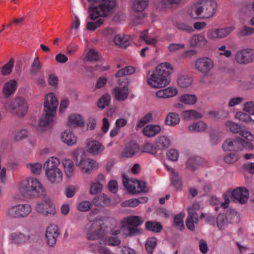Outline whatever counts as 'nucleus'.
Listing matches in <instances>:
<instances>
[{"label":"nucleus","mask_w":254,"mask_h":254,"mask_svg":"<svg viewBox=\"0 0 254 254\" xmlns=\"http://www.w3.org/2000/svg\"><path fill=\"white\" fill-rule=\"evenodd\" d=\"M116 5V0H98L91 3L88 8L89 18L93 21L87 22V29L94 31L100 27L105 21L103 18L110 16Z\"/></svg>","instance_id":"f257e3e1"},{"label":"nucleus","mask_w":254,"mask_h":254,"mask_svg":"<svg viewBox=\"0 0 254 254\" xmlns=\"http://www.w3.org/2000/svg\"><path fill=\"white\" fill-rule=\"evenodd\" d=\"M173 68L168 63H163L158 64L155 71L147 76L148 84L154 88L164 87L170 83V75Z\"/></svg>","instance_id":"f03ea898"},{"label":"nucleus","mask_w":254,"mask_h":254,"mask_svg":"<svg viewBox=\"0 0 254 254\" xmlns=\"http://www.w3.org/2000/svg\"><path fill=\"white\" fill-rule=\"evenodd\" d=\"M217 8L214 0H199L191 6L189 15L192 18L209 19L213 16Z\"/></svg>","instance_id":"7ed1b4c3"},{"label":"nucleus","mask_w":254,"mask_h":254,"mask_svg":"<svg viewBox=\"0 0 254 254\" xmlns=\"http://www.w3.org/2000/svg\"><path fill=\"white\" fill-rule=\"evenodd\" d=\"M58 104V100L53 93H50L46 96L44 103L45 114L40 119V127H46L53 122Z\"/></svg>","instance_id":"20e7f679"},{"label":"nucleus","mask_w":254,"mask_h":254,"mask_svg":"<svg viewBox=\"0 0 254 254\" xmlns=\"http://www.w3.org/2000/svg\"><path fill=\"white\" fill-rule=\"evenodd\" d=\"M20 192L25 197H38L45 195V189L42 184L34 178H30L24 182Z\"/></svg>","instance_id":"39448f33"},{"label":"nucleus","mask_w":254,"mask_h":254,"mask_svg":"<svg viewBox=\"0 0 254 254\" xmlns=\"http://www.w3.org/2000/svg\"><path fill=\"white\" fill-rule=\"evenodd\" d=\"M143 221L138 216L131 215L126 218L122 222V230H127L128 236L132 237L142 234V230L138 227L143 223Z\"/></svg>","instance_id":"423d86ee"},{"label":"nucleus","mask_w":254,"mask_h":254,"mask_svg":"<svg viewBox=\"0 0 254 254\" xmlns=\"http://www.w3.org/2000/svg\"><path fill=\"white\" fill-rule=\"evenodd\" d=\"M5 109L14 115L23 117L27 113L28 105L26 101L22 98H15L12 102L4 104Z\"/></svg>","instance_id":"0eeeda50"},{"label":"nucleus","mask_w":254,"mask_h":254,"mask_svg":"<svg viewBox=\"0 0 254 254\" xmlns=\"http://www.w3.org/2000/svg\"><path fill=\"white\" fill-rule=\"evenodd\" d=\"M227 193L230 194L233 202L242 204L247 203L249 197V191L245 187H237L232 191L229 190Z\"/></svg>","instance_id":"6e6552de"},{"label":"nucleus","mask_w":254,"mask_h":254,"mask_svg":"<svg viewBox=\"0 0 254 254\" xmlns=\"http://www.w3.org/2000/svg\"><path fill=\"white\" fill-rule=\"evenodd\" d=\"M35 209L38 213L46 216L49 214L54 215L56 213L55 206L48 197H44L43 199L38 202L36 205Z\"/></svg>","instance_id":"1a4fd4ad"},{"label":"nucleus","mask_w":254,"mask_h":254,"mask_svg":"<svg viewBox=\"0 0 254 254\" xmlns=\"http://www.w3.org/2000/svg\"><path fill=\"white\" fill-rule=\"evenodd\" d=\"M235 28L234 25H231L224 28L210 29L207 32V37L210 40L223 39L230 34Z\"/></svg>","instance_id":"9d476101"},{"label":"nucleus","mask_w":254,"mask_h":254,"mask_svg":"<svg viewBox=\"0 0 254 254\" xmlns=\"http://www.w3.org/2000/svg\"><path fill=\"white\" fill-rule=\"evenodd\" d=\"M119 86L115 88L113 93L116 99L118 101H124L128 96V81L127 79L122 78L119 79Z\"/></svg>","instance_id":"9b49d317"},{"label":"nucleus","mask_w":254,"mask_h":254,"mask_svg":"<svg viewBox=\"0 0 254 254\" xmlns=\"http://www.w3.org/2000/svg\"><path fill=\"white\" fill-rule=\"evenodd\" d=\"M235 61L240 64H247L254 61V50L244 49L238 51L235 55Z\"/></svg>","instance_id":"f8f14e48"},{"label":"nucleus","mask_w":254,"mask_h":254,"mask_svg":"<svg viewBox=\"0 0 254 254\" xmlns=\"http://www.w3.org/2000/svg\"><path fill=\"white\" fill-rule=\"evenodd\" d=\"M246 143V141L241 137L228 138L224 142L222 147L224 151L236 152L242 150Z\"/></svg>","instance_id":"ddd939ff"},{"label":"nucleus","mask_w":254,"mask_h":254,"mask_svg":"<svg viewBox=\"0 0 254 254\" xmlns=\"http://www.w3.org/2000/svg\"><path fill=\"white\" fill-rule=\"evenodd\" d=\"M214 64L213 61L206 57H201L197 59L194 63V67L199 72L206 74L214 67Z\"/></svg>","instance_id":"4468645a"},{"label":"nucleus","mask_w":254,"mask_h":254,"mask_svg":"<svg viewBox=\"0 0 254 254\" xmlns=\"http://www.w3.org/2000/svg\"><path fill=\"white\" fill-rule=\"evenodd\" d=\"M60 234V231L57 225L52 224L47 228L45 237L47 244L49 247H55L57 243V238Z\"/></svg>","instance_id":"2eb2a0df"},{"label":"nucleus","mask_w":254,"mask_h":254,"mask_svg":"<svg viewBox=\"0 0 254 254\" xmlns=\"http://www.w3.org/2000/svg\"><path fill=\"white\" fill-rule=\"evenodd\" d=\"M225 125L232 132L235 133L240 132V135L249 141H253L254 140V135L249 131L242 130L240 125L231 121L226 122Z\"/></svg>","instance_id":"dca6fc26"},{"label":"nucleus","mask_w":254,"mask_h":254,"mask_svg":"<svg viewBox=\"0 0 254 254\" xmlns=\"http://www.w3.org/2000/svg\"><path fill=\"white\" fill-rule=\"evenodd\" d=\"M189 44L191 48L203 49L207 45L208 40L204 35L195 34L190 37Z\"/></svg>","instance_id":"f3484780"},{"label":"nucleus","mask_w":254,"mask_h":254,"mask_svg":"<svg viewBox=\"0 0 254 254\" xmlns=\"http://www.w3.org/2000/svg\"><path fill=\"white\" fill-rule=\"evenodd\" d=\"M140 151L139 145L134 141H130L126 145L122 152V156L125 158H131Z\"/></svg>","instance_id":"a211bd4d"},{"label":"nucleus","mask_w":254,"mask_h":254,"mask_svg":"<svg viewBox=\"0 0 254 254\" xmlns=\"http://www.w3.org/2000/svg\"><path fill=\"white\" fill-rule=\"evenodd\" d=\"M139 181L140 180H138L135 178L128 179L125 174H124L123 176V183L125 189L128 190V193L129 194H139L140 193L139 191L136 190V189L134 186L131 184H129V183H131L133 184L137 183L138 185Z\"/></svg>","instance_id":"6ab92c4d"},{"label":"nucleus","mask_w":254,"mask_h":254,"mask_svg":"<svg viewBox=\"0 0 254 254\" xmlns=\"http://www.w3.org/2000/svg\"><path fill=\"white\" fill-rule=\"evenodd\" d=\"M10 237L11 243L19 245L30 240L31 235H28L26 236L20 232H16L12 233Z\"/></svg>","instance_id":"aec40b11"},{"label":"nucleus","mask_w":254,"mask_h":254,"mask_svg":"<svg viewBox=\"0 0 254 254\" xmlns=\"http://www.w3.org/2000/svg\"><path fill=\"white\" fill-rule=\"evenodd\" d=\"M77 164L81 167V170L85 173H89L91 171L96 167L97 162L95 160H76Z\"/></svg>","instance_id":"412c9836"},{"label":"nucleus","mask_w":254,"mask_h":254,"mask_svg":"<svg viewBox=\"0 0 254 254\" xmlns=\"http://www.w3.org/2000/svg\"><path fill=\"white\" fill-rule=\"evenodd\" d=\"M45 174L48 180L52 184H58L63 180V173L61 169L48 171Z\"/></svg>","instance_id":"4be33fe9"},{"label":"nucleus","mask_w":254,"mask_h":254,"mask_svg":"<svg viewBox=\"0 0 254 254\" xmlns=\"http://www.w3.org/2000/svg\"><path fill=\"white\" fill-rule=\"evenodd\" d=\"M178 91L176 88L169 87L164 89L158 90L156 95L159 98H169L177 95Z\"/></svg>","instance_id":"5701e85b"},{"label":"nucleus","mask_w":254,"mask_h":254,"mask_svg":"<svg viewBox=\"0 0 254 254\" xmlns=\"http://www.w3.org/2000/svg\"><path fill=\"white\" fill-rule=\"evenodd\" d=\"M16 88V81L15 80H10L4 84L2 89V93L6 98H8L14 94Z\"/></svg>","instance_id":"b1692460"},{"label":"nucleus","mask_w":254,"mask_h":254,"mask_svg":"<svg viewBox=\"0 0 254 254\" xmlns=\"http://www.w3.org/2000/svg\"><path fill=\"white\" fill-rule=\"evenodd\" d=\"M170 138L165 135H160L157 137L155 141V144L157 150H163L167 148L170 145Z\"/></svg>","instance_id":"393cba45"},{"label":"nucleus","mask_w":254,"mask_h":254,"mask_svg":"<svg viewBox=\"0 0 254 254\" xmlns=\"http://www.w3.org/2000/svg\"><path fill=\"white\" fill-rule=\"evenodd\" d=\"M198 222V214L193 210H190L189 212L188 217L186 221V225L187 228L193 231L194 230V224H197Z\"/></svg>","instance_id":"a878e982"},{"label":"nucleus","mask_w":254,"mask_h":254,"mask_svg":"<svg viewBox=\"0 0 254 254\" xmlns=\"http://www.w3.org/2000/svg\"><path fill=\"white\" fill-rule=\"evenodd\" d=\"M148 30L142 31L140 33L139 39L149 45L155 46L158 42V38L157 36H152L149 35Z\"/></svg>","instance_id":"bb28decb"},{"label":"nucleus","mask_w":254,"mask_h":254,"mask_svg":"<svg viewBox=\"0 0 254 254\" xmlns=\"http://www.w3.org/2000/svg\"><path fill=\"white\" fill-rule=\"evenodd\" d=\"M93 204L97 207L108 206L111 202L110 198L102 193L94 197L92 200Z\"/></svg>","instance_id":"cd10ccee"},{"label":"nucleus","mask_w":254,"mask_h":254,"mask_svg":"<svg viewBox=\"0 0 254 254\" xmlns=\"http://www.w3.org/2000/svg\"><path fill=\"white\" fill-rule=\"evenodd\" d=\"M114 42L121 47L126 48L130 43V37L128 35L119 34L115 36Z\"/></svg>","instance_id":"c85d7f7f"},{"label":"nucleus","mask_w":254,"mask_h":254,"mask_svg":"<svg viewBox=\"0 0 254 254\" xmlns=\"http://www.w3.org/2000/svg\"><path fill=\"white\" fill-rule=\"evenodd\" d=\"M161 131V127L158 125H148L143 129V133L148 137H153Z\"/></svg>","instance_id":"c756f323"},{"label":"nucleus","mask_w":254,"mask_h":254,"mask_svg":"<svg viewBox=\"0 0 254 254\" xmlns=\"http://www.w3.org/2000/svg\"><path fill=\"white\" fill-rule=\"evenodd\" d=\"M68 126L70 127H82L84 126V121L79 115H72L68 117Z\"/></svg>","instance_id":"7c9ffc66"},{"label":"nucleus","mask_w":254,"mask_h":254,"mask_svg":"<svg viewBox=\"0 0 254 254\" xmlns=\"http://www.w3.org/2000/svg\"><path fill=\"white\" fill-rule=\"evenodd\" d=\"M182 0H159L158 7L161 9L170 8L178 6Z\"/></svg>","instance_id":"2f4dec72"},{"label":"nucleus","mask_w":254,"mask_h":254,"mask_svg":"<svg viewBox=\"0 0 254 254\" xmlns=\"http://www.w3.org/2000/svg\"><path fill=\"white\" fill-rule=\"evenodd\" d=\"M186 164L188 169L194 171L199 166L206 165L207 161L204 160H188Z\"/></svg>","instance_id":"473e14b6"},{"label":"nucleus","mask_w":254,"mask_h":254,"mask_svg":"<svg viewBox=\"0 0 254 254\" xmlns=\"http://www.w3.org/2000/svg\"><path fill=\"white\" fill-rule=\"evenodd\" d=\"M145 228L154 233H160L163 229V226L156 221H147L145 223Z\"/></svg>","instance_id":"72a5a7b5"},{"label":"nucleus","mask_w":254,"mask_h":254,"mask_svg":"<svg viewBox=\"0 0 254 254\" xmlns=\"http://www.w3.org/2000/svg\"><path fill=\"white\" fill-rule=\"evenodd\" d=\"M88 147L89 152L93 154L100 153L104 149V146L97 141L89 142Z\"/></svg>","instance_id":"f704fd0d"},{"label":"nucleus","mask_w":254,"mask_h":254,"mask_svg":"<svg viewBox=\"0 0 254 254\" xmlns=\"http://www.w3.org/2000/svg\"><path fill=\"white\" fill-rule=\"evenodd\" d=\"M60 164V160H47L43 165V168L45 170V173H47L48 171H55L56 169H60L58 168Z\"/></svg>","instance_id":"c9c22d12"},{"label":"nucleus","mask_w":254,"mask_h":254,"mask_svg":"<svg viewBox=\"0 0 254 254\" xmlns=\"http://www.w3.org/2000/svg\"><path fill=\"white\" fill-rule=\"evenodd\" d=\"M62 139L68 145H72L76 142V137L69 130H65L63 133Z\"/></svg>","instance_id":"e433bc0d"},{"label":"nucleus","mask_w":254,"mask_h":254,"mask_svg":"<svg viewBox=\"0 0 254 254\" xmlns=\"http://www.w3.org/2000/svg\"><path fill=\"white\" fill-rule=\"evenodd\" d=\"M180 102L187 105H193L197 101V97L192 94H184L179 98Z\"/></svg>","instance_id":"4c0bfd02"},{"label":"nucleus","mask_w":254,"mask_h":254,"mask_svg":"<svg viewBox=\"0 0 254 254\" xmlns=\"http://www.w3.org/2000/svg\"><path fill=\"white\" fill-rule=\"evenodd\" d=\"M180 117L178 114L175 113H170L165 119L166 124L169 126H174L178 125L180 122Z\"/></svg>","instance_id":"58836bf2"},{"label":"nucleus","mask_w":254,"mask_h":254,"mask_svg":"<svg viewBox=\"0 0 254 254\" xmlns=\"http://www.w3.org/2000/svg\"><path fill=\"white\" fill-rule=\"evenodd\" d=\"M26 167L31 173L38 175L41 173L42 164L39 162L29 163L26 164Z\"/></svg>","instance_id":"ea45409f"},{"label":"nucleus","mask_w":254,"mask_h":254,"mask_svg":"<svg viewBox=\"0 0 254 254\" xmlns=\"http://www.w3.org/2000/svg\"><path fill=\"white\" fill-rule=\"evenodd\" d=\"M192 79L188 75H181L177 80L178 85L181 88H185L190 86L192 83Z\"/></svg>","instance_id":"a19ab883"},{"label":"nucleus","mask_w":254,"mask_h":254,"mask_svg":"<svg viewBox=\"0 0 254 254\" xmlns=\"http://www.w3.org/2000/svg\"><path fill=\"white\" fill-rule=\"evenodd\" d=\"M18 210L20 218H23L27 216L31 212V205L28 204L17 205Z\"/></svg>","instance_id":"79ce46f5"},{"label":"nucleus","mask_w":254,"mask_h":254,"mask_svg":"<svg viewBox=\"0 0 254 254\" xmlns=\"http://www.w3.org/2000/svg\"><path fill=\"white\" fill-rule=\"evenodd\" d=\"M148 0H136L133 3V8L136 11H142L148 6Z\"/></svg>","instance_id":"37998d69"},{"label":"nucleus","mask_w":254,"mask_h":254,"mask_svg":"<svg viewBox=\"0 0 254 254\" xmlns=\"http://www.w3.org/2000/svg\"><path fill=\"white\" fill-rule=\"evenodd\" d=\"M228 219V217L224 213H220L218 215L216 218V223L219 229H223L224 227L228 225L229 223Z\"/></svg>","instance_id":"c03bdc74"},{"label":"nucleus","mask_w":254,"mask_h":254,"mask_svg":"<svg viewBox=\"0 0 254 254\" xmlns=\"http://www.w3.org/2000/svg\"><path fill=\"white\" fill-rule=\"evenodd\" d=\"M172 174L171 178V186L175 187L177 189H179L182 186V178L179 176L178 172H174Z\"/></svg>","instance_id":"a18cd8bd"},{"label":"nucleus","mask_w":254,"mask_h":254,"mask_svg":"<svg viewBox=\"0 0 254 254\" xmlns=\"http://www.w3.org/2000/svg\"><path fill=\"white\" fill-rule=\"evenodd\" d=\"M183 115L184 118L187 119H196L201 118L202 115L199 112L193 110H186L183 112Z\"/></svg>","instance_id":"49530a36"},{"label":"nucleus","mask_w":254,"mask_h":254,"mask_svg":"<svg viewBox=\"0 0 254 254\" xmlns=\"http://www.w3.org/2000/svg\"><path fill=\"white\" fill-rule=\"evenodd\" d=\"M207 127L206 124L202 121L198 122L190 125L189 129L192 131H203Z\"/></svg>","instance_id":"de8ad7c7"},{"label":"nucleus","mask_w":254,"mask_h":254,"mask_svg":"<svg viewBox=\"0 0 254 254\" xmlns=\"http://www.w3.org/2000/svg\"><path fill=\"white\" fill-rule=\"evenodd\" d=\"M157 245V239L151 237L148 239L145 244V248L148 254H152Z\"/></svg>","instance_id":"09e8293b"},{"label":"nucleus","mask_w":254,"mask_h":254,"mask_svg":"<svg viewBox=\"0 0 254 254\" xmlns=\"http://www.w3.org/2000/svg\"><path fill=\"white\" fill-rule=\"evenodd\" d=\"M69 160H64V161L63 162L64 167L65 173L68 178H70L72 176L74 169L73 163L72 162H69Z\"/></svg>","instance_id":"8fccbe9b"},{"label":"nucleus","mask_w":254,"mask_h":254,"mask_svg":"<svg viewBox=\"0 0 254 254\" xmlns=\"http://www.w3.org/2000/svg\"><path fill=\"white\" fill-rule=\"evenodd\" d=\"M87 238L88 240L92 241L100 240V244H102V242H104L103 236L100 232V231H95L92 233H88L87 234Z\"/></svg>","instance_id":"3c124183"},{"label":"nucleus","mask_w":254,"mask_h":254,"mask_svg":"<svg viewBox=\"0 0 254 254\" xmlns=\"http://www.w3.org/2000/svg\"><path fill=\"white\" fill-rule=\"evenodd\" d=\"M228 217L229 219V222L231 223L239 222L240 219L238 213L233 209H230L228 212Z\"/></svg>","instance_id":"603ef678"},{"label":"nucleus","mask_w":254,"mask_h":254,"mask_svg":"<svg viewBox=\"0 0 254 254\" xmlns=\"http://www.w3.org/2000/svg\"><path fill=\"white\" fill-rule=\"evenodd\" d=\"M157 149L156 148L155 145H153L151 143H145L141 150V152H146L148 153H150L151 154H155L157 152Z\"/></svg>","instance_id":"864d4df0"},{"label":"nucleus","mask_w":254,"mask_h":254,"mask_svg":"<svg viewBox=\"0 0 254 254\" xmlns=\"http://www.w3.org/2000/svg\"><path fill=\"white\" fill-rule=\"evenodd\" d=\"M184 214L180 213L176 215L174 217V225L175 227L180 228V230L184 228V224L183 222V218Z\"/></svg>","instance_id":"5fc2aeb1"},{"label":"nucleus","mask_w":254,"mask_h":254,"mask_svg":"<svg viewBox=\"0 0 254 254\" xmlns=\"http://www.w3.org/2000/svg\"><path fill=\"white\" fill-rule=\"evenodd\" d=\"M110 100L111 97L109 94L103 95L98 102V106L100 108L104 109L109 105Z\"/></svg>","instance_id":"6e6d98bb"},{"label":"nucleus","mask_w":254,"mask_h":254,"mask_svg":"<svg viewBox=\"0 0 254 254\" xmlns=\"http://www.w3.org/2000/svg\"><path fill=\"white\" fill-rule=\"evenodd\" d=\"M235 117L237 119H238L242 122H252L254 123V120L251 118L249 114L246 113L241 112H237L236 114Z\"/></svg>","instance_id":"4d7b16f0"},{"label":"nucleus","mask_w":254,"mask_h":254,"mask_svg":"<svg viewBox=\"0 0 254 254\" xmlns=\"http://www.w3.org/2000/svg\"><path fill=\"white\" fill-rule=\"evenodd\" d=\"M6 215L10 218H19V210L17 205L9 208L6 211Z\"/></svg>","instance_id":"13d9d810"},{"label":"nucleus","mask_w":254,"mask_h":254,"mask_svg":"<svg viewBox=\"0 0 254 254\" xmlns=\"http://www.w3.org/2000/svg\"><path fill=\"white\" fill-rule=\"evenodd\" d=\"M254 32V29L249 26H243L238 33V36L240 37H244L252 35Z\"/></svg>","instance_id":"bf43d9fd"},{"label":"nucleus","mask_w":254,"mask_h":254,"mask_svg":"<svg viewBox=\"0 0 254 254\" xmlns=\"http://www.w3.org/2000/svg\"><path fill=\"white\" fill-rule=\"evenodd\" d=\"M85 59L89 61H97L99 59V56L96 51L90 49L85 56Z\"/></svg>","instance_id":"052dcab7"},{"label":"nucleus","mask_w":254,"mask_h":254,"mask_svg":"<svg viewBox=\"0 0 254 254\" xmlns=\"http://www.w3.org/2000/svg\"><path fill=\"white\" fill-rule=\"evenodd\" d=\"M14 61L11 59L9 62L3 66L1 69V73L3 75H7L10 73L13 67Z\"/></svg>","instance_id":"680f3d73"},{"label":"nucleus","mask_w":254,"mask_h":254,"mask_svg":"<svg viewBox=\"0 0 254 254\" xmlns=\"http://www.w3.org/2000/svg\"><path fill=\"white\" fill-rule=\"evenodd\" d=\"M41 68V65L40 63L39 58L37 57L35 58L31 64V73L32 74H35L38 72Z\"/></svg>","instance_id":"e2e57ef3"},{"label":"nucleus","mask_w":254,"mask_h":254,"mask_svg":"<svg viewBox=\"0 0 254 254\" xmlns=\"http://www.w3.org/2000/svg\"><path fill=\"white\" fill-rule=\"evenodd\" d=\"M92 204L89 201H84L78 205V210L82 212L87 211L91 209Z\"/></svg>","instance_id":"0e129e2a"},{"label":"nucleus","mask_w":254,"mask_h":254,"mask_svg":"<svg viewBox=\"0 0 254 254\" xmlns=\"http://www.w3.org/2000/svg\"><path fill=\"white\" fill-rule=\"evenodd\" d=\"M103 186L100 183H92L91 185L90 192L91 194H95L100 192L102 190Z\"/></svg>","instance_id":"69168bd1"},{"label":"nucleus","mask_w":254,"mask_h":254,"mask_svg":"<svg viewBox=\"0 0 254 254\" xmlns=\"http://www.w3.org/2000/svg\"><path fill=\"white\" fill-rule=\"evenodd\" d=\"M28 136V131L26 129H21L17 131L14 135V138L16 141H19L26 138Z\"/></svg>","instance_id":"338daca9"},{"label":"nucleus","mask_w":254,"mask_h":254,"mask_svg":"<svg viewBox=\"0 0 254 254\" xmlns=\"http://www.w3.org/2000/svg\"><path fill=\"white\" fill-rule=\"evenodd\" d=\"M243 110L249 114L254 115V102L249 101L244 105Z\"/></svg>","instance_id":"774afa93"}]
</instances>
